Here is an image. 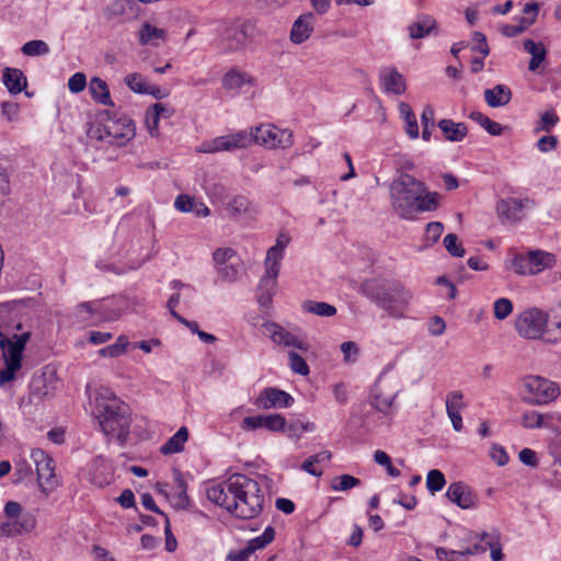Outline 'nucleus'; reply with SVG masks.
Segmentation results:
<instances>
[{
    "mask_svg": "<svg viewBox=\"0 0 561 561\" xmlns=\"http://www.w3.org/2000/svg\"><path fill=\"white\" fill-rule=\"evenodd\" d=\"M14 469H15V472H14L15 480H14V482H21L24 479H26L28 476L32 474L31 466L25 460L16 461L14 463Z\"/></svg>",
    "mask_w": 561,
    "mask_h": 561,
    "instance_id": "64",
    "label": "nucleus"
},
{
    "mask_svg": "<svg viewBox=\"0 0 561 561\" xmlns=\"http://www.w3.org/2000/svg\"><path fill=\"white\" fill-rule=\"evenodd\" d=\"M437 126L448 141H461L468 134V128L465 123H456L449 118L440 119Z\"/></svg>",
    "mask_w": 561,
    "mask_h": 561,
    "instance_id": "27",
    "label": "nucleus"
},
{
    "mask_svg": "<svg viewBox=\"0 0 561 561\" xmlns=\"http://www.w3.org/2000/svg\"><path fill=\"white\" fill-rule=\"evenodd\" d=\"M265 328L271 340L278 345L293 346L302 351L308 348L305 342L275 322L266 323Z\"/></svg>",
    "mask_w": 561,
    "mask_h": 561,
    "instance_id": "18",
    "label": "nucleus"
},
{
    "mask_svg": "<svg viewBox=\"0 0 561 561\" xmlns=\"http://www.w3.org/2000/svg\"><path fill=\"white\" fill-rule=\"evenodd\" d=\"M99 123L88 130V137L113 147H125L136 135L131 118L116 111L104 110L98 115Z\"/></svg>",
    "mask_w": 561,
    "mask_h": 561,
    "instance_id": "4",
    "label": "nucleus"
},
{
    "mask_svg": "<svg viewBox=\"0 0 561 561\" xmlns=\"http://www.w3.org/2000/svg\"><path fill=\"white\" fill-rule=\"evenodd\" d=\"M174 206L182 213H190L194 210L195 199L188 195H179L175 199Z\"/></svg>",
    "mask_w": 561,
    "mask_h": 561,
    "instance_id": "62",
    "label": "nucleus"
},
{
    "mask_svg": "<svg viewBox=\"0 0 561 561\" xmlns=\"http://www.w3.org/2000/svg\"><path fill=\"white\" fill-rule=\"evenodd\" d=\"M444 231V226L439 221H432L427 224L426 231H425V238L426 240L435 243L440 238L442 233Z\"/></svg>",
    "mask_w": 561,
    "mask_h": 561,
    "instance_id": "57",
    "label": "nucleus"
},
{
    "mask_svg": "<svg viewBox=\"0 0 561 561\" xmlns=\"http://www.w3.org/2000/svg\"><path fill=\"white\" fill-rule=\"evenodd\" d=\"M289 357V366L291 370L301 376H307L309 374V366L306 360L296 352L290 351L288 353Z\"/></svg>",
    "mask_w": 561,
    "mask_h": 561,
    "instance_id": "50",
    "label": "nucleus"
},
{
    "mask_svg": "<svg viewBox=\"0 0 561 561\" xmlns=\"http://www.w3.org/2000/svg\"><path fill=\"white\" fill-rule=\"evenodd\" d=\"M251 30L252 25L250 23L224 24L219 33V41L222 46V50L230 53L242 49L251 37Z\"/></svg>",
    "mask_w": 561,
    "mask_h": 561,
    "instance_id": "10",
    "label": "nucleus"
},
{
    "mask_svg": "<svg viewBox=\"0 0 561 561\" xmlns=\"http://www.w3.org/2000/svg\"><path fill=\"white\" fill-rule=\"evenodd\" d=\"M515 24H505L502 27V34L506 37H515L531 26V20H519L517 16L514 19Z\"/></svg>",
    "mask_w": 561,
    "mask_h": 561,
    "instance_id": "48",
    "label": "nucleus"
},
{
    "mask_svg": "<svg viewBox=\"0 0 561 561\" xmlns=\"http://www.w3.org/2000/svg\"><path fill=\"white\" fill-rule=\"evenodd\" d=\"M229 137L234 149L247 148L253 144L252 130H240L236 134L229 135Z\"/></svg>",
    "mask_w": 561,
    "mask_h": 561,
    "instance_id": "52",
    "label": "nucleus"
},
{
    "mask_svg": "<svg viewBox=\"0 0 561 561\" xmlns=\"http://www.w3.org/2000/svg\"><path fill=\"white\" fill-rule=\"evenodd\" d=\"M331 458H332L331 451H329V450L320 451L318 454L310 456L308 459H306L301 465V469L313 477H321L322 471L316 469L314 465L321 463L324 461H329Z\"/></svg>",
    "mask_w": 561,
    "mask_h": 561,
    "instance_id": "35",
    "label": "nucleus"
},
{
    "mask_svg": "<svg viewBox=\"0 0 561 561\" xmlns=\"http://www.w3.org/2000/svg\"><path fill=\"white\" fill-rule=\"evenodd\" d=\"M359 291L392 317L402 316L411 299L410 291L401 283L386 278L365 279Z\"/></svg>",
    "mask_w": 561,
    "mask_h": 561,
    "instance_id": "3",
    "label": "nucleus"
},
{
    "mask_svg": "<svg viewBox=\"0 0 561 561\" xmlns=\"http://www.w3.org/2000/svg\"><path fill=\"white\" fill-rule=\"evenodd\" d=\"M250 82L251 79L247 73L237 70L228 71L222 79V84L226 89L236 91H239L243 84Z\"/></svg>",
    "mask_w": 561,
    "mask_h": 561,
    "instance_id": "36",
    "label": "nucleus"
},
{
    "mask_svg": "<svg viewBox=\"0 0 561 561\" xmlns=\"http://www.w3.org/2000/svg\"><path fill=\"white\" fill-rule=\"evenodd\" d=\"M207 499L240 519L261 515L265 495L260 483L242 473H233L226 480L206 489Z\"/></svg>",
    "mask_w": 561,
    "mask_h": 561,
    "instance_id": "1",
    "label": "nucleus"
},
{
    "mask_svg": "<svg viewBox=\"0 0 561 561\" xmlns=\"http://www.w3.org/2000/svg\"><path fill=\"white\" fill-rule=\"evenodd\" d=\"M436 27V21L430 15H420L409 25V34L413 39L424 38Z\"/></svg>",
    "mask_w": 561,
    "mask_h": 561,
    "instance_id": "30",
    "label": "nucleus"
},
{
    "mask_svg": "<svg viewBox=\"0 0 561 561\" xmlns=\"http://www.w3.org/2000/svg\"><path fill=\"white\" fill-rule=\"evenodd\" d=\"M444 247L447 252L455 257H462L466 253L462 244L458 242V237L454 233L445 236Z\"/></svg>",
    "mask_w": 561,
    "mask_h": 561,
    "instance_id": "49",
    "label": "nucleus"
},
{
    "mask_svg": "<svg viewBox=\"0 0 561 561\" xmlns=\"http://www.w3.org/2000/svg\"><path fill=\"white\" fill-rule=\"evenodd\" d=\"M301 308L304 311L319 317L330 318L336 314V308L324 301L306 300L302 302Z\"/></svg>",
    "mask_w": 561,
    "mask_h": 561,
    "instance_id": "33",
    "label": "nucleus"
},
{
    "mask_svg": "<svg viewBox=\"0 0 561 561\" xmlns=\"http://www.w3.org/2000/svg\"><path fill=\"white\" fill-rule=\"evenodd\" d=\"M341 351L345 362H354L359 353L357 344L352 341L342 343Z\"/></svg>",
    "mask_w": 561,
    "mask_h": 561,
    "instance_id": "63",
    "label": "nucleus"
},
{
    "mask_svg": "<svg viewBox=\"0 0 561 561\" xmlns=\"http://www.w3.org/2000/svg\"><path fill=\"white\" fill-rule=\"evenodd\" d=\"M463 396L460 391H451L446 398V411H459L462 409Z\"/></svg>",
    "mask_w": 561,
    "mask_h": 561,
    "instance_id": "58",
    "label": "nucleus"
},
{
    "mask_svg": "<svg viewBox=\"0 0 561 561\" xmlns=\"http://www.w3.org/2000/svg\"><path fill=\"white\" fill-rule=\"evenodd\" d=\"M274 538L275 529L272 526H267L260 536L249 540L247 546L249 551L254 553L256 550L265 548Z\"/></svg>",
    "mask_w": 561,
    "mask_h": 561,
    "instance_id": "38",
    "label": "nucleus"
},
{
    "mask_svg": "<svg viewBox=\"0 0 561 561\" xmlns=\"http://www.w3.org/2000/svg\"><path fill=\"white\" fill-rule=\"evenodd\" d=\"M446 497L462 510L474 508L478 502V497L472 489L461 481L449 484Z\"/></svg>",
    "mask_w": 561,
    "mask_h": 561,
    "instance_id": "15",
    "label": "nucleus"
},
{
    "mask_svg": "<svg viewBox=\"0 0 561 561\" xmlns=\"http://www.w3.org/2000/svg\"><path fill=\"white\" fill-rule=\"evenodd\" d=\"M289 239H285V243H280V239H277L276 244L267 250L265 259V273L272 276H278L279 274V262L284 256V250L288 244Z\"/></svg>",
    "mask_w": 561,
    "mask_h": 561,
    "instance_id": "25",
    "label": "nucleus"
},
{
    "mask_svg": "<svg viewBox=\"0 0 561 561\" xmlns=\"http://www.w3.org/2000/svg\"><path fill=\"white\" fill-rule=\"evenodd\" d=\"M21 51L26 56H43L49 53V46L44 41L33 39L26 42Z\"/></svg>",
    "mask_w": 561,
    "mask_h": 561,
    "instance_id": "44",
    "label": "nucleus"
},
{
    "mask_svg": "<svg viewBox=\"0 0 561 561\" xmlns=\"http://www.w3.org/2000/svg\"><path fill=\"white\" fill-rule=\"evenodd\" d=\"M131 417L129 408L116 398L110 400L103 408L99 423L103 433L115 437L124 444L129 435Z\"/></svg>",
    "mask_w": 561,
    "mask_h": 561,
    "instance_id": "6",
    "label": "nucleus"
},
{
    "mask_svg": "<svg viewBox=\"0 0 561 561\" xmlns=\"http://www.w3.org/2000/svg\"><path fill=\"white\" fill-rule=\"evenodd\" d=\"M435 112L431 105H426L421 114V123L423 126L422 138L425 141L431 139L432 128L434 127Z\"/></svg>",
    "mask_w": 561,
    "mask_h": 561,
    "instance_id": "43",
    "label": "nucleus"
},
{
    "mask_svg": "<svg viewBox=\"0 0 561 561\" xmlns=\"http://www.w3.org/2000/svg\"><path fill=\"white\" fill-rule=\"evenodd\" d=\"M484 101L490 107H501L512 100V90L505 84H496L492 89L484 90Z\"/></svg>",
    "mask_w": 561,
    "mask_h": 561,
    "instance_id": "24",
    "label": "nucleus"
},
{
    "mask_svg": "<svg viewBox=\"0 0 561 561\" xmlns=\"http://www.w3.org/2000/svg\"><path fill=\"white\" fill-rule=\"evenodd\" d=\"M77 310L78 312L85 311L89 313L90 317L84 318V320L92 322L114 321L119 317L118 312L110 310L105 305L96 301L81 302L77 306Z\"/></svg>",
    "mask_w": 561,
    "mask_h": 561,
    "instance_id": "19",
    "label": "nucleus"
},
{
    "mask_svg": "<svg viewBox=\"0 0 561 561\" xmlns=\"http://www.w3.org/2000/svg\"><path fill=\"white\" fill-rule=\"evenodd\" d=\"M294 398L286 391L274 387H267L261 391L255 400V405L265 410L289 408Z\"/></svg>",
    "mask_w": 561,
    "mask_h": 561,
    "instance_id": "14",
    "label": "nucleus"
},
{
    "mask_svg": "<svg viewBox=\"0 0 561 561\" xmlns=\"http://www.w3.org/2000/svg\"><path fill=\"white\" fill-rule=\"evenodd\" d=\"M379 80L383 92L401 95L407 90L404 77L394 67H383L379 71Z\"/></svg>",
    "mask_w": 561,
    "mask_h": 561,
    "instance_id": "16",
    "label": "nucleus"
},
{
    "mask_svg": "<svg viewBox=\"0 0 561 561\" xmlns=\"http://www.w3.org/2000/svg\"><path fill=\"white\" fill-rule=\"evenodd\" d=\"M125 83L131 91L136 93L147 94L149 92L147 82L140 73L134 72L127 75L125 77Z\"/></svg>",
    "mask_w": 561,
    "mask_h": 561,
    "instance_id": "45",
    "label": "nucleus"
},
{
    "mask_svg": "<svg viewBox=\"0 0 561 561\" xmlns=\"http://www.w3.org/2000/svg\"><path fill=\"white\" fill-rule=\"evenodd\" d=\"M469 118L478 123L484 130H486L492 136H500L504 130V126L500 123L492 121L485 114L473 111L469 114Z\"/></svg>",
    "mask_w": 561,
    "mask_h": 561,
    "instance_id": "32",
    "label": "nucleus"
},
{
    "mask_svg": "<svg viewBox=\"0 0 561 561\" xmlns=\"http://www.w3.org/2000/svg\"><path fill=\"white\" fill-rule=\"evenodd\" d=\"M314 15L311 12L301 14L293 24L290 41L294 44L306 42L313 32Z\"/></svg>",
    "mask_w": 561,
    "mask_h": 561,
    "instance_id": "20",
    "label": "nucleus"
},
{
    "mask_svg": "<svg viewBox=\"0 0 561 561\" xmlns=\"http://www.w3.org/2000/svg\"><path fill=\"white\" fill-rule=\"evenodd\" d=\"M31 337V331H23L21 334H13L12 339L0 332V348L3 350L4 363L21 368L23 351Z\"/></svg>",
    "mask_w": 561,
    "mask_h": 561,
    "instance_id": "11",
    "label": "nucleus"
},
{
    "mask_svg": "<svg viewBox=\"0 0 561 561\" xmlns=\"http://www.w3.org/2000/svg\"><path fill=\"white\" fill-rule=\"evenodd\" d=\"M554 255L545 251L535 250L527 254L514 257L512 267L520 275H535L554 264Z\"/></svg>",
    "mask_w": 561,
    "mask_h": 561,
    "instance_id": "9",
    "label": "nucleus"
},
{
    "mask_svg": "<svg viewBox=\"0 0 561 561\" xmlns=\"http://www.w3.org/2000/svg\"><path fill=\"white\" fill-rule=\"evenodd\" d=\"M388 385L382 379V375L379 376L371 389V405L380 413L385 415L391 414L394 400L397 399L400 389H392L391 392H387Z\"/></svg>",
    "mask_w": 561,
    "mask_h": 561,
    "instance_id": "13",
    "label": "nucleus"
},
{
    "mask_svg": "<svg viewBox=\"0 0 561 561\" xmlns=\"http://www.w3.org/2000/svg\"><path fill=\"white\" fill-rule=\"evenodd\" d=\"M360 480L351 474H342L332 479L331 489L334 491H348L360 484Z\"/></svg>",
    "mask_w": 561,
    "mask_h": 561,
    "instance_id": "40",
    "label": "nucleus"
},
{
    "mask_svg": "<svg viewBox=\"0 0 561 561\" xmlns=\"http://www.w3.org/2000/svg\"><path fill=\"white\" fill-rule=\"evenodd\" d=\"M87 85L85 75L82 72H76L68 80V88L72 93H79L84 90Z\"/></svg>",
    "mask_w": 561,
    "mask_h": 561,
    "instance_id": "56",
    "label": "nucleus"
},
{
    "mask_svg": "<svg viewBox=\"0 0 561 561\" xmlns=\"http://www.w3.org/2000/svg\"><path fill=\"white\" fill-rule=\"evenodd\" d=\"M159 41H167V31L163 28H159L150 24L149 22H145L141 24L140 30L138 32V42L140 45H152L158 46Z\"/></svg>",
    "mask_w": 561,
    "mask_h": 561,
    "instance_id": "26",
    "label": "nucleus"
},
{
    "mask_svg": "<svg viewBox=\"0 0 561 561\" xmlns=\"http://www.w3.org/2000/svg\"><path fill=\"white\" fill-rule=\"evenodd\" d=\"M492 538L489 534H476L469 530L463 531V540L469 542L470 545L465 547V553L472 554H481L486 552V550L492 547Z\"/></svg>",
    "mask_w": 561,
    "mask_h": 561,
    "instance_id": "21",
    "label": "nucleus"
},
{
    "mask_svg": "<svg viewBox=\"0 0 561 561\" xmlns=\"http://www.w3.org/2000/svg\"><path fill=\"white\" fill-rule=\"evenodd\" d=\"M472 39L477 43L472 47V50H478L479 53L482 54L483 57H486L490 54V48L486 43L485 35L483 33L477 31V32H473Z\"/></svg>",
    "mask_w": 561,
    "mask_h": 561,
    "instance_id": "59",
    "label": "nucleus"
},
{
    "mask_svg": "<svg viewBox=\"0 0 561 561\" xmlns=\"http://www.w3.org/2000/svg\"><path fill=\"white\" fill-rule=\"evenodd\" d=\"M490 456L499 466H505L510 460L504 447L497 444L492 445Z\"/></svg>",
    "mask_w": 561,
    "mask_h": 561,
    "instance_id": "61",
    "label": "nucleus"
},
{
    "mask_svg": "<svg viewBox=\"0 0 561 561\" xmlns=\"http://www.w3.org/2000/svg\"><path fill=\"white\" fill-rule=\"evenodd\" d=\"M2 82L11 94H19L27 87V79L18 68L5 67L2 73Z\"/></svg>",
    "mask_w": 561,
    "mask_h": 561,
    "instance_id": "22",
    "label": "nucleus"
},
{
    "mask_svg": "<svg viewBox=\"0 0 561 561\" xmlns=\"http://www.w3.org/2000/svg\"><path fill=\"white\" fill-rule=\"evenodd\" d=\"M251 206L250 201L244 195H237L232 197L227 203V210L229 213V216L232 218H237L241 216L242 214H245L249 211Z\"/></svg>",
    "mask_w": 561,
    "mask_h": 561,
    "instance_id": "37",
    "label": "nucleus"
},
{
    "mask_svg": "<svg viewBox=\"0 0 561 561\" xmlns=\"http://www.w3.org/2000/svg\"><path fill=\"white\" fill-rule=\"evenodd\" d=\"M263 426L271 432H283L286 427V419L280 414L264 415Z\"/></svg>",
    "mask_w": 561,
    "mask_h": 561,
    "instance_id": "51",
    "label": "nucleus"
},
{
    "mask_svg": "<svg viewBox=\"0 0 561 561\" xmlns=\"http://www.w3.org/2000/svg\"><path fill=\"white\" fill-rule=\"evenodd\" d=\"M524 50L531 55V59L528 65L529 71H536L547 56V49L541 42H535L534 39H525L523 43Z\"/></svg>",
    "mask_w": 561,
    "mask_h": 561,
    "instance_id": "28",
    "label": "nucleus"
},
{
    "mask_svg": "<svg viewBox=\"0 0 561 561\" xmlns=\"http://www.w3.org/2000/svg\"><path fill=\"white\" fill-rule=\"evenodd\" d=\"M12 525L14 529H16V535L31 533L36 527V518L31 513H22L18 518L12 520Z\"/></svg>",
    "mask_w": 561,
    "mask_h": 561,
    "instance_id": "39",
    "label": "nucleus"
},
{
    "mask_svg": "<svg viewBox=\"0 0 561 561\" xmlns=\"http://www.w3.org/2000/svg\"><path fill=\"white\" fill-rule=\"evenodd\" d=\"M389 194L393 210L405 220L415 219L420 213L436 210L442 198L439 193L427 191L424 182L407 172L391 181Z\"/></svg>",
    "mask_w": 561,
    "mask_h": 561,
    "instance_id": "2",
    "label": "nucleus"
},
{
    "mask_svg": "<svg viewBox=\"0 0 561 561\" xmlns=\"http://www.w3.org/2000/svg\"><path fill=\"white\" fill-rule=\"evenodd\" d=\"M559 140L554 135H546L540 137L536 142V148L543 153L550 152L558 147Z\"/></svg>",
    "mask_w": 561,
    "mask_h": 561,
    "instance_id": "55",
    "label": "nucleus"
},
{
    "mask_svg": "<svg viewBox=\"0 0 561 561\" xmlns=\"http://www.w3.org/2000/svg\"><path fill=\"white\" fill-rule=\"evenodd\" d=\"M234 150L229 135L220 136L211 140L210 144L205 146L204 152H218V151H231Z\"/></svg>",
    "mask_w": 561,
    "mask_h": 561,
    "instance_id": "47",
    "label": "nucleus"
},
{
    "mask_svg": "<svg viewBox=\"0 0 561 561\" xmlns=\"http://www.w3.org/2000/svg\"><path fill=\"white\" fill-rule=\"evenodd\" d=\"M523 202L517 198L501 199L496 204L497 215L503 224H515L523 218Z\"/></svg>",
    "mask_w": 561,
    "mask_h": 561,
    "instance_id": "17",
    "label": "nucleus"
},
{
    "mask_svg": "<svg viewBox=\"0 0 561 561\" xmlns=\"http://www.w3.org/2000/svg\"><path fill=\"white\" fill-rule=\"evenodd\" d=\"M549 314L539 308H529L518 314L515 321L517 333L527 340L542 339L548 344L561 341V319L548 329Z\"/></svg>",
    "mask_w": 561,
    "mask_h": 561,
    "instance_id": "5",
    "label": "nucleus"
},
{
    "mask_svg": "<svg viewBox=\"0 0 561 561\" xmlns=\"http://www.w3.org/2000/svg\"><path fill=\"white\" fill-rule=\"evenodd\" d=\"M546 415L537 411H525L520 417V424L525 428H541L543 427V420Z\"/></svg>",
    "mask_w": 561,
    "mask_h": 561,
    "instance_id": "46",
    "label": "nucleus"
},
{
    "mask_svg": "<svg viewBox=\"0 0 561 561\" xmlns=\"http://www.w3.org/2000/svg\"><path fill=\"white\" fill-rule=\"evenodd\" d=\"M236 252L231 248H218L213 253V259L215 263L219 266L225 265L232 256H234Z\"/></svg>",
    "mask_w": 561,
    "mask_h": 561,
    "instance_id": "60",
    "label": "nucleus"
},
{
    "mask_svg": "<svg viewBox=\"0 0 561 561\" xmlns=\"http://www.w3.org/2000/svg\"><path fill=\"white\" fill-rule=\"evenodd\" d=\"M188 439V431L185 426L179 428V431L171 436L161 447L160 453L162 455H172L180 453L184 449V444Z\"/></svg>",
    "mask_w": 561,
    "mask_h": 561,
    "instance_id": "31",
    "label": "nucleus"
},
{
    "mask_svg": "<svg viewBox=\"0 0 561 561\" xmlns=\"http://www.w3.org/2000/svg\"><path fill=\"white\" fill-rule=\"evenodd\" d=\"M513 311V304L507 298H499L494 302V317L499 320L506 319Z\"/></svg>",
    "mask_w": 561,
    "mask_h": 561,
    "instance_id": "54",
    "label": "nucleus"
},
{
    "mask_svg": "<svg viewBox=\"0 0 561 561\" xmlns=\"http://www.w3.org/2000/svg\"><path fill=\"white\" fill-rule=\"evenodd\" d=\"M32 459L36 466L39 488L45 492L53 490L57 484L55 480L54 460L42 449L33 450Z\"/></svg>",
    "mask_w": 561,
    "mask_h": 561,
    "instance_id": "12",
    "label": "nucleus"
},
{
    "mask_svg": "<svg viewBox=\"0 0 561 561\" xmlns=\"http://www.w3.org/2000/svg\"><path fill=\"white\" fill-rule=\"evenodd\" d=\"M253 144L270 149L289 148L293 146V134L288 129H279L273 124H262L252 129Z\"/></svg>",
    "mask_w": 561,
    "mask_h": 561,
    "instance_id": "8",
    "label": "nucleus"
},
{
    "mask_svg": "<svg viewBox=\"0 0 561 561\" xmlns=\"http://www.w3.org/2000/svg\"><path fill=\"white\" fill-rule=\"evenodd\" d=\"M277 286V276L265 273L256 288V300L261 307H268Z\"/></svg>",
    "mask_w": 561,
    "mask_h": 561,
    "instance_id": "23",
    "label": "nucleus"
},
{
    "mask_svg": "<svg viewBox=\"0 0 561 561\" xmlns=\"http://www.w3.org/2000/svg\"><path fill=\"white\" fill-rule=\"evenodd\" d=\"M1 115L9 122L14 123L20 117V106L12 101H3L1 103Z\"/></svg>",
    "mask_w": 561,
    "mask_h": 561,
    "instance_id": "53",
    "label": "nucleus"
},
{
    "mask_svg": "<svg viewBox=\"0 0 561 561\" xmlns=\"http://www.w3.org/2000/svg\"><path fill=\"white\" fill-rule=\"evenodd\" d=\"M400 114L404 118L407 126L405 131L410 138L416 139L420 135L419 125L416 117L411 108V106L407 103H400L399 105Z\"/></svg>",
    "mask_w": 561,
    "mask_h": 561,
    "instance_id": "34",
    "label": "nucleus"
},
{
    "mask_svg": "<svg viewBox=\"0 0 561 561\" xmlns=\"http://www.w3.org/2000/svg\"><path fill=\"white\" fill-rule=\"evenodd\" d=\"M89 91L95 102L102 105L114 106L107 83L103 79L93 77L89 83Z\"/></svg>",
    "mask_w": 561,
    "mask_h": 561,
    "instance_id": "29",
    "label": "nucleus"
},
{
    "mask_svg": "<svg viewBox=\"0 0 561 561\" xmlns=\"http://www.w3.org/2000/svg\"><path fill=\"white\" fill-rule=\"evenodd\" d=\"M446 484V479L444 473L438 469H432L428 471L426 477V488L427 490L434 494L443 490Z\"/></svg>",
    "mask_w": 561,
    "mask_h": 561,
    "instance_id": "42",
    "label": "nucleus"
},
{
    "mask_svg": "<svg viewBox=\"0 0 561 561\" xmlns=\"http://www.w3.org/2000/svg\"><path fill=\"white\" fill-rule=\"evenodd\" d=\"M559 116L554 112V110L546 111L540 115V121L537 123L535 127L536 133L546 131L550 133L556 125L559 123Z\"/></svg>",
    "mask_w": 561,
    "mask_h": 561,
    "instance_id": "41",
    "label": "nucleus"
},
{
    "mask_svg": "<svg viewBox=\"0 0 561 561\" xmlns=\"http://www.w3.org/2000/svg\"><path fill=\"white\" fill-rule=\"evenodd\" d=\"M523 385L527 392L526 401L531 404H548L561 394L557 382L540 376H528L524 379Z\"/></svg>",
    "mask_w": 561,
    "mask_h": 561,
    "instance_id": "7",
    "label": "nucleus"
}]
</instances>
